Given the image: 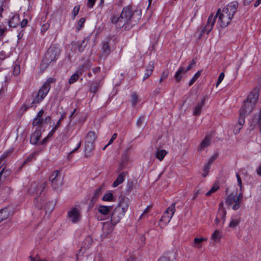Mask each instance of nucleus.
<instances>
[{
    "instance_id": "obj_1",
    "label": "nucleus",
    "mask_w": 261,
    "mask_h": 261,
    "mask_svg": "<svg viewBox=\"0 0 261 261\" xmlns=\"http://www.w3.org/2000/svg\"><path fill=\"white\" fill-rule=\"evenodd\" d=\"M141 18V11H133L131 7L123 8L119 17L113 15L111 18V22L115 24L117 28H124L125 30H129L138 23Z\"/></svg>"
},
{
    "instance_id": "obj_2",
    "label": "nucleus",
    "mask_w": 261,
    "mask_h": 261,
    "mask_svg": "<svg viewBox=\"0 0 261 261\" xmlns=\"http://www.w3.org/2000/svg\"><path fill=\"white\" fill-rule=\"evenodd\" d=\"M259 93L257 91H252L243 102V106L239 110V123L244 125L246 115L251 113L255 108L256 103L258 99Z\"/></svg>"
},
{
    "instance_id": "obj_3",
    "label": "nucleus",
    "mask_w": 261,
    "mask_h": 261,
    "mask_svg": "<svg viewBox=\"0 0 261 261\" xmlns=\"http://www.w3.org/2000/svg\"><path fill=\"white\" fill-rule=\"evenodd\" d=\"M60 54L59 48L50 46L47 50L40 64V68L45 70L52 62H55Z\"/></svg>"
},
{
    "instance_id": "obj_4",
    "label": "nucleus",
    "mask_w": 261,
    "mask_h": 261,
    "mask_svg": "<svg viewBox=\"0 0 261 261\" xmlns=\"http://www.w3.org/2000/svg\"><path fill=\"white\" fill-rule=\"evenodd\" d=\"M243 201V194L242 192H240L239 194L237 192H232L229 194L225 200V203L228 206H231L232 208L234 210L239 209Z\"/></svg>"
},
{
    "instance_id": "obj_5",
    "label": "nucleus",
    "mask_w": 261,
    "mask_h": 261,
    "mask_svg": "<svg viewBox=\"0 0 261 261\" xmlns=\"http://www.w3.org/2000/svg\"><path fill=\"white\" fill-rule=\"evenodd\" d=\"M49 90V87L43 85L37 93H34L32 94L33 100L31 102L32 106L36 107V105L39 104L42 101L47 95Z\"/></svg>"
},
{
    "instance_id": "obj_6",
    "label": "nucleus",
    "mask_w": 261,
    "mask_h": 261,
    "mask_svg": "<svg viewBox=\"0 0 261 261\" xmlns=\"http://www.w3.org/2000/svg\"><path fill=\"white\" fill-rule=\"evenodd\" d=\"M49 180L51 182V186L54 190H58L63 185V179L59 170H55L53 172Z\"/></svg>"
},
{
    "instance_id": "obj_7",
    "label": "nucleus",
    "mask_w": 261,
    "mask_h": 261,
    "mask_svg": "<svg viewBox=\"0 0 261 261\" xmlns=\"http://www.w3.org/2000/svg\"><path fill=\"white\" fill-rule=\"evenodd\" d=\"M46 186V182L42 184H39L37 181L32 182L29 188V193L31 194H35L36 196V199L37 200Z\"/></svg>"
},
{
    "instance_id": "obj_8",
    "label": "nucleus",
    "mask_w": 261,
    "mask_h": 261,
    "mask_svg": "<svg viewBox=\"0 0 261 261\" xmlns=\"http://www.w3.org/2000/svg\"><path fill=\"white\" fill-rule=\"evenodd\" d=\"M175 202L173 203L166 211L161 219V221L168 223L175 212Z\"/></svg>"
},
{
    "instance_id": "obj_9",
    "label": "nucleus",
    "mask_w": 261,
    "mask_h": 261,
    "mask_svg": "<svg viewBox=\"0 0 261 261\" xmlns=\"http://www.w3.org/2000/svg\"><path fill=\"white\" fill-rule=\"evenodd\" d=\"M223 10L219 12L218 16L219 17V20L220 21V24L222 28L227 27L230 22L232 18L228 15L227 11Z\"/></svg>"
},
{
    "instance_id": "obj_10",
    "label": "nucleus",
    "mask_w": 261,
    "mask_h": 261,
    "mask_svg": "<svg viewBox=\"0 0 261 261\" xmlns=\"http://www.w3.org/2000/svg\"><path fill=\"white\" fill-rule=\"evenodd\" d=\"M220 11V9H219L218 10L216 15L215 16H214L213 14H211L209 16L206 24L202 31L203 33H205L206 34H208L212 30L213 25L215 23L216 19Z\"/></svg>"
},
{
    "instance_id": "obj_11",
    "label": "nucleus",
    "mask_w": 261,
    "mask_h": 261,
    "mask_svg": "<svg viewBox=\"0 0 261 261\" xmlns=\"http://www.w3.org/2000/svg\"><path fill=\"white\" fill-rule=\"evenodd\" d=\"M124 216V214L120 209L115 208L111 215V221L113 225H116L120 222Z\"/></svg>"
},
{
    "instance_id": "obj_12",
    "label": "nucleus",
    "mask_w": 261,
    "mask_h": 261,
    "mask_svg": "<svg viewBox=\"0 0 261 261\" xmlns=\"http://www.w3.org/2000/svg\"><path fill=\"white\" fill-rule=\"evenodd\" d=\"M68 218L73 223L79 221L81 218V214L76 208H72L68 212Z\"/></svg>"
},
{
    "instance_id": "obj_13",
    "label": "nucleus",
    "mask_w": 261,
    "mask_h": 261,
    "mask_svg": "<svg viewBox=\"0 0 261 261\" xmlns=\"http://www.w3.org/2000/svg\"><path fill=\"white\" fill-rule=\"evenodd\" d=\"M239 4L238 2H233L230 3L226 7H225L223 10H226L225 12L228 10L227 14L232 18L233 17L234 14L237 12Z\"/></svg>"
},
{
    "instance_id": "obj_14",
    "label": "nucleus",
    "mask_w": 261,
    "mask_h": 261,
    "mask_svg": "<svg viewBox=\"0 0 261 261\" xmlns=\"http://www.w3.org/2000/svg\"><path fill=\"white\" fill-rule=\"evenodd\" d=\"M196 64V62L193 59L191 63L190 64L189 66L186 69H185V68L183 67H180V68L178 69V70L175 73V78L177 82H180L181 80L182 76L181 75V74L186 73L188 71H189L192 68V66Z\"/></svg>"
},
{
    "instance_id": "obj_15",
    "label": "nucleus",
    "mask_w": 261,
    "mask_h": 261,
    "mask_svg": "<svg viewBox=\"0 0 261 261\" xmlns=\"http://www.w3.org/2000/svg\"><path fill=\"white\" fill-rule=\"evenodd\" d=\"M115 225L110 222H105L102 223V231L103 234L106 236L111 233L114 229V227Z\"/></svg>"
},
{
    "instance_id": "obj_16",
    "label": "nucleus",
    "mask_w": 261,
    "mask_h": 261,
    "mask_svg": "<svg viewBox=\"0 0 261 261\" xmlns=\"http://www.w3.org/2000/svg\"><path fill=\"white\" fill-rule=\"evenodd\" d=\"M41 129H36L33 134H32L30 138V143L34 145L38 144V141L41 137Z\"/></svg>"
},
{
    "instance_id": "obj_17",
    "label": "nucleus",
    "mask_w": 261,
    "mask_h": 261,
    "mask_svg": "<svg viewBox=\"0 0 261 261\" xmlns=\"http://www.w3.org/2000/svg\"><path fill=\"white\" fill-rule=\"evenodd\" d=\"M128 207V200L127 198H122L115 208H118L125 214Z\"/></svg>"
},
{
    "instance_id": "obj_18",
    "label": "nucleus",
    "mask_w": 261,
    "mask_h": 261,
    "mask_svg": "<svg viewBox=\"0 0 261 261\" xmlns=\"http://www.w3.org/2000/svg\"><path fill=\"white\" fill-rule=\"evenodd\" d=\"M154 68V61H150L146 69V73L144 74L143 77V81H145L148 79L150 75L152 74Z\"/></svg>"
},
{
    "instance_id": "obj_19",
    "label": "nucleus",
    "mask_w": 261,
    "mask_h": 261,
    "mask_svg": "<svg viewBox=\"0 0 261 261\" xmlns=\"http://www.w3.org/2000/svg\"><path fill=\"white\" fill-rule=\"evenodd\" d=\"M127 173L125 172H121L117 176L116 179L113 183V187H116L120 184H122L125 178Z\"/></svg>"
},
{
    "instance_id": "obj_20",
    "label": "nucleus",
    "mask_w": 261,
    "mask_h": 261,
    "mask_svg": "<svg viewBox=\"0 0 261 261\" xmlns=\"http://www.w3.org/2000/svg\"><path fill=\"white\" fill-rule=\"evenodd\" d=\"M211 141V137L210 136V135H206L204 138V139L201 142L200 147L198 148V150L201 151L204 148L209 146L210 144Z\"/></svg>"
},
{
    "instance_id": "obj_21",
    "label": "nucleus",
    "mask_w": 261,
    "mask_h": 261,
    "mask_svg": "<svg viewBox=\"0 0 261 261\" xmlns=\"http://www.w3.org/2000/svg\"><path fill=\"white\" fill-rule=\"evenodd\" d=\"M127 149L125 151V152L122 155L121 158V163L119 164V167L117 170V172H120L121 171L125 166V163L127 162L128 160V156L127 154V151H128Z\"/></svg>"
},
{
    "instance_id": "obj_22",
    "label": "nucleus",
    "mask_w": 261,
    "mask_h": 261,
    "mask_svg": "<svg viewBox=\"0 0 261 261\" xmlns=\"http://www.w3.org/2000/svg\"><path fill=\"white\" fill-rule=\"evenodd\" d=\"M205 100V97H203L201 101L195 107L193 113L194 116H199L200 114L202 108L204 105Z\"/></svg>"
},
{
    "instance_id": "obj_23",
    "label": "nucleus",
    "mask_w": 261,
    "mask_h": 261,
    "mask_svg": "<svg viewBox=\"0 0 261 261\" xmlns=\"http://www.w3.org/2000/svg\"><path fill=\"white\" fill-rule=\"evenodd\" d=\"M112 209V206H106L100 205L98 207V212L103 215H107L110 211H111Z\"/></svg>"
},
{
    "instance_id": "obj_24",
    "label": "nucleus",
    "mask_w": 261,
    "mask_h": 261,
    "mask_svg": "<svg viewBox=\"0 0 261 261\" xmlns=\"http://www.w3.org/2000/svg\"><path fill=\"white\" fill-rule=\"evenodd\" d=\"M101 86V83L100 81H95L93 82L90 87V92L95 93Z\"/></svg>"
},
{
    "instance_id": "obj_25",
    "label": "nucleus",
    "mask_w": 261,
    "mask_h": 261,
    "mask_svg": "<svg viewBox=\"0 0 261 261\" xmlns=\"http://www.w3.org/2000/svg\"><path fill=\"white\" fill-rule=\"evenodd\" d=\"M10 210L8 207L1 209L0 210V222L7 219L10 215Z\"/></svg>"
},
{
    "instance_id": "obj_26",
    "label": "nucleus",
    "mask_w": 261,
    "mask_h": 261,
    "mask_svg": "<svg viewBox=\"0 0 261 261\" xmlns=\"http://www.w3.org/2000/svg\"><path fill=\"white\" fill-rule=\"evenodd\" d=\"M138 188L136 180H128L126 186V192L130 193Z\"/></svg>"
},
{
    "instance_id": "obj_27",
    "label": "nucleus",
    "mask_w": 261,
    "mask_h": 261,
    "mask_svg": "<svg viewBox=\"0 0 261 261\" xmlns=\"http://www.w3.org/2000/svg\"><path fill=\"white\" fill-rule=\"evenodd\" d=\"M111 53V49L110 45L107 42H103L102 46V55L101 56L107 57L110 55Z\"/></svg>"
},
{
    "instance_id": "obj_28",
    "label": "nucleus",
    "mask_w": 261,
    "mask_h": 261,
    "mask_svg": "<svg viewBox=\"0 0 261 261\" xmlns=\"http://www.w3.org/2000/svg\"><path fill=\"white\" fill-rule=\"evenodd\" d=\"M96 136L94 132L90 131L86 136L85 142L94 143Z\"/></svg>"
},
{
    "instance_id": "obj_29",
    "label": "nucleus",
    "mask_w": 261,
    "mask_h": 261,
    "mask_svg": "<svg viewBox=\"0 0 261 261\" xmlns=\"http://www.w3.org/2000/svg\"><path fill=\"white\" fill-rule=\"evenodd\" d=\"M19 23V17L17 15L14 16L9 21V25L11 28L16 27Z\"/></svg>"
},
{
    "instance_id": "obj_30",
    "label": "nucleus",
    "mask_w": 261,
    "mask_h": 261,
    "mask_svg": "<svg viewBox=\"0 0 261 261\" xmlns=\"http://www.w3.org/2000/svg\"><path fill=\"white\" fill-rule=\"evenodd\" d=\"M168 153V152L164 149H158L155 152V156L160 161H162L165 155Z\"/></svg>"
},
{
    "instance_id": "obj_31",
    "label": "nucleus",
    "mask_w": 261,
    "mask_h": 261,
    "mask_svg": "<svg viewBox=\"0 0 261 261\" xmlns=\"http://www.w3.org/2000/svg\"><path fill=\"white\" fill-rule=\"evenodd\" d=\"M89 41V38L88 37L84 38L82 41L78 44L77 48L79 51H83L85 48L86 46Z\"/></svg>"
},
{
    "instance_id": "obj_32",
    "label": "nucleus",
    "mask_w": 261,
    "mask_h": 261,
    "mask_svg": "<svg viewBox=\"0 0 261 261\" xmlns=\"http://www.w3.org/2000/svg\"><path fill=\"white\" fill-rule=\"evenodd\" d=\"M205 240L206 239L204 238H195L194 240L193 243L192 244V246L195 248H200L202 246L201 243Z\"/></svg>"
},
{
    "instance_id": "obj_33",
    "label": "nucleus",
    "mask_w": 261,
    "mask_h": 261,
    "mask_svg": "<svg viewBox=\"0 0 261 261\" xmlns=\"http://www.w3.org/2000/svg\"><path fill=\"white\" fill-rule=\"evenodd\" d=\"M94 149V144L91 142H85V151L86 155L88 156V153H90Z\"/></svg>"
},
{
    "instance_id": "obj_34",
    "label": "nucleus",
    "mask_w": 261,
    "mask_h": 261,
    "mask_svg": "<svg viewBox=\"0 0 261 261\" xmlns=\"http://www.w3.org/2000/svg\"><path fill=\"white\" fill-rule=\"evenodd\" d=\"M211 239L215 242H219L221 239L220 232L218 230H216L212 234Z\"/></svg>"
},
{
    "instance_id": "obj_35",
    "label": "nucleus",
    "mask_w": 261,
    "mask_h": 261,
    "mask_svg": "<svg viewBox=\"0 0 261 261\" xmlns=\"http://www.w3.org/2000/svg\"><path fill=\"white\" fill-rule=\"evenodd\" d=\"M241 218L240 217L237 218H233L229 222V227L234 228L239 224Z\"/></svg>"
},
{
    "instance_id": "obj_36",
    "label": "nucleus",
    "mask_w": 261,
    "mask_h": 261,
    "mask_svg": "<svg viewBox=\"0 0 261 261\" xmlns=\"http://www.w3.org/2000/svg\"><path fill=\"white\" fill-rule=\"evenodd\" d=\"M114 199L113 195L111 193L105 194L102 198V200L106 201H113Z\"/></svg>"
},
{
    "instance_id": "obj_37",
    "label": "nucleus",
    "mask_w": 261,
    "mask_h": 261,
    "mask_svg": "<svg viewBox=\"0 0 261 261\" xmlns=\"http://www.w3.org/2000/svg\"><path fill=\"white\" fill-rule=\"evenodd\" d=\"M131 100L132 105L135 107L136 105L139 102V98L137 94L136 93H133L131 95Z\"/></svg>"
},
{
    "instance_id": "obj_38",
    "label": "nucleus",
    "mask_w": 261,
    "mask_h": 261,
    "mask_svg": "<svg viewBox=\"0 0 261 261\" xmlns=\"http://www.w3.org/2000/svg\"><path fill=\"white\" fill-rule=\"evenodd\" d=\"M226 212L224 209H219L218 212V216L221 217L222 220H223V223H224L225 221V219L226 217Z\"/></svg>"
},
{
    "instance_id": "obj_39",
    "label": "nucleus",
    "mask_w": 261,
    "mask_h": 261,
    "mask_svg": "<svg viewBox=\"0 0 261 261\" xmlns=\"http://www.w3.org/2000/svg\"><path fill=\"white\" fill-rule=\"evenodd\" d=\"M219 188V185L215 184L212 187V188L206 193V196H210L212 193L216 192L218 189Z\"/></svg>"
},
{
    "instance_id": "obj_40",
    "label": "nucleus",
    "mask_w": 261,
    "mask_h": 261,
    "mask_svg": "<svg viewBox=\"0 0 261 261\" xmlns=\"http://www.w3.org/2000/svg\"><path fill=\"white\" fill-rule=\"evenodd\" d=\"M201 72V71H198L195 74L194 76L192 78V79L190 80L189 82V86L192 85L194 84V83L196 81V80L200 76Z\"/></svg>"
},
{
    "instance_id": "obj_41",
    "label": "nucleus",
    "mask_w": 261,
    "mask_h": 261,
    "mask_svg": "<svg viewBox=\"0 0 261 261\" xmlns=\"http://www.w3.org/2000/svg\"><path fill=\"white\" fill-rule=\"evenodd\" d=\"M89 68L90 66L88 65L84 64L77 70L76 73H78L79 75L82 74L85 70L88 69Z\"/></svg>"
},
{
    "instance_id": "obj_42",
    "label": "nucleus",
    "mask_w": 261,
    "mask_h": 261,
    "mask_svg": "<svg viewBox=\"0 0 261 261\" xmlns=\"http://www.w3.org/2000/svg\"><path fill=\"white\" fill-rule=\"evenodd\" d=\"M79 75L78 73H75L74 74L72 75L71 76V77H70V79H69V83L70 84H72L74 83L79 79Z\"/></svg>"
},
{
    "instance_id": "obj_43",
    "label": "nucleus",
    "mask_w": 261,
    "mask_h": 261,
    "mask_svg": "<svg viewBox=\"0 0 261 261\" xmlns=\"http://www.w3.org/2000/svg\"><path fill=\"white\" fill-rule=\"evenodd\" d=\"M103 187V185H102L100 187H99L98 189L96 190L93 195L94 196H95V197L98 198L100 196V195L102 193Z\"/></svg>"
},
{
    "instance_id": "obj_44",
    "label": "nucleus",
    "mask_w": 261,
    "mask_h": 261,
    "mask_svg": "<svg viewBox=\"0 0 261 261\" xmlns=\"http://www.w3.org/2000/svg\"><path fill=\"white\" fill-rule=\"evenodd\" d=\"M86 19L85 18H81L77 23V31H80L84 25V23L85 22Z\"/></svg>"
},
{
    "instance_id": "obj_45",
    "label": "nucleus",
    "mask_w": 261,
    "mask_h": 261,
    "mask_svg": "<svg viewBox=\"0 0 261 261\" xmlns=\"http://www.w3.org/2000/svg\"><path fill=\"white\" fill-rule=\"evenodd\" d=\"M35 157V153L31 154L27 159H26L23 164L20 166V168H21L25 164L30 162Z\"/></svg>"
},
{
    "instance_id": "obj_46",
    "label": "nucleus",
    "mask_w": 261,
    "mask_h": 261,
    "mask_svg": "<svg viewBox=\"0 0 261 261\" xmlns=\"http://www.w3.org/2000/svg\"><path fill=\"white\" fill-rule=\"evenodd\" d=\"M56 81V80L54 78L49 77L48 78L44 83L43 85H45L47 87H49V89H50V83H55Z\"/></svg>"
},
{
    "instance_id": "obj_47",
    "label": "nucleus",
    "mask_w": 261,
    "mask_h": 261,
    "mask_svg": "<svg viewBox=\"0 0 261 261\" xmlns=\"http://www.w3.org/2000/svg\"><path fill=\"white\" fill-rule=\"evenodd\" d=\"M210 168H211V166L207 164H206L204 166V167L203 168V171L204 172V173L202 174V176L204 177H205L208 175Z\"/></svg>"
},
{
    "instance_id": "obj_48",
    "label": "nucleus",
    "mask_w": 261,
    "mask_h": 261,
    "mask_svg": "<svg viewBox=\"0 0 261 261\" xmlns=\"http://www.w3.org/2000/svg\"><path fill=\"white\" fill-rule=\"evenodd\" d=\"M168 74H169L168 70H164L163 72L161 77L160 79V81H159L160 83H161L164 79H166L168 77Z\"/></svg>"
},
{
    "instance_id": "obj_49",
    "label": "nucleus",
    "mask_w": 261,
    "mask_h": 261,
    "mask_svg": "<svg viewBox=\"0 0 261 261\" xmlns=\"http://www.w3.org/2000/svg\"><path fill=\"white\" fill-rule=\"evenodd\" d=\"M80 10V6H75L72 11V19H74L76 16L78 14Z\"/></svg>"
},
{
    "instance_id": "obj_50",
    "label": "nucleus",
    "mask_w": 261,
    "mask_h": 261,
    "mask_svg": "<svg viewBox=\"0 0 261 261\" xmlns=\"http://www.w3.org/2000/svg\"><path fill=\"white\" fill-rule=\"evenodd\" d=\"M20 66L18 65H15L13 69V74L15 76H17L20 73Z\"/></svg>"
},
{
    "instance_id": "obj_51",
    "label": "nucleus",
    "mask_w": 261,
    "mask_h": 261,
    "mask_svg": "<svg viewBox=\"0 0 261 261\" xmlns=\"http://www.w3.org/2000/svg\"><path fill=\"white\" fill-rule=\"evenodd\" d=\"M243 125H240L239 122H238V123L235 125L233 129V132L234 134H237L239 133Z\"/></svg>"
},
{
    "instance_id": "obj_52",
    "label": "nucleus",
    "mask_w": 261,
    "mask_h": 261,
    "mask_svg": "<svg viewBox=\"0 0 261 261\" xmlns=\"http://www.w3.org/2000/svg\"><path fill=\"white\" fill-rule=\"evenodd\" d=\"M218 154H215L213 155L209 159V160L208 161V162H207V163L206 164L211 166V164L213 163V162L215 160H216V159L218 158Z\"/></svg>"
},
{
    "instance_id": "obj_53",
    "label": "nucleus",
    "mask_w": 261,
    "mask_h": 261,
    "mask_svg": "<svg viewBox=\"0 0 261 261\" xmlns=\"http://www.w3.org/2000/svg\"><path fill=\"white\" fill-rule=\"evenodd\" d=\"M218 154H215L213 155L209 159V160L208 161V162H207V163L206 164L211 166V164L213 163V162L215 160H216V159L218 158Z\"/></svg>"
},
{
    "instance_id": "obj_54",
    "label": "nucleus",
    "mask_w": 261,
    "mask_h": 261,
    "mask_svg": "<svg viewBox=\"0 0 261 261\" xmlns=\"http://www.w3.org/2000/svg\"><path fill=\"white\" fill-rule=\"evenodd\" d=\"M218 154H215L213 155L209 159V160L208 161V162H207V163L206 164L211 166V164L213 163V162L215 160H216V159L218 158Z\"/></svg>"
},
{
    "instance_id": "obj_55",
    "label": "nucleus",
    "mask_w": 261,
    "mask_h": 261,
    "mask_svg": "<svg viewBox=\"0 0 261 261\" xmlns=\"http://www.w3.org/2000/svg\"><path fill=\"white\" fill-rule=\"evenodd\" d=\"M224 77V72L221 73L218 77L217 82L216 85V87H218L219 86V85L221 83V82L223 80Z\"/></svg>"
},
{
    "instance_id": "obj_56",
    "label": "nucleus",
    "mask_w": 261,
    "mask_h": 261,
    "mask_svg": "<svg viewBox=\"0 0 261 261\" xmlns=\"http://www.w3.org/2000/svg\"><path fill=\"white\" fill-rule=\"evenodd\" d=\"M236 176H237V181L238 183V185L240 187V192H242V186L241 178L238 174H236Z\"/></svg>"
},
{
    "instance_id": "obj_57",
    "label": "nucleus",
    "mask_w": 261,
    "mask_h": 261,
    "mask_svg": "<svg viewBox=\"0 0 261 261\" xmlns=\"http://www.w3.org/2000/svg\"><path fill=\"white\" fill-rule=\"evenodd\" d=\"M144 120V117L142 116L139 118L137 121V125L138 127H141Z\"/></svg>"
},
{
    "instance_id": "obj_58",
    "label": "nucleus",
    "mask_w": 261,
    "mask_h": 261,
    "mask_svg": "<svg viewBox=\"0 0 261 261\" xmlns=\"http://www.w3.org/2000/svg\"><path fill=\"white\" fill-rule=\"evenodd\" d=\"M33 125L34 126H41V122L38 118H35L33 121Z\"/></svg>"
},
{
    "instance_id": "obj_59",
    "label": "nucleus",
    "mask_w": 261,
    "mask_h": 261,
    "mask_svg": "<svg viewBox=\"0 0 261 261\" xmlns=\"http://www.w3.org/2000/svg\"><path fill=\"white\" fill-rule=\"evenodd\" d=\"M95 3V0H88L87 3V6L89 8H92L94 5Z\"/></svg>"
},
{
    "instance_id": "obj_60",
    "label": "nucleus",
    "mask_w": 261,
    "mask_h": 261,
    "mask_svg": "<svg viewBox=\"0 0 261 261\" xmlns=\"http://www.w3.org/2000/svg\"><path fill=\"white\" fill-rule=\"evenodd\" d=\"M65 117V115L62 114L61 115V116L60 117V119H59V120L58 121L57 123L55 126H56L58 128L59 127V126L60 125L61 121L64 119Z\"/></svg>"
},
{
    "instance_id": "obj_61",
    "label": "nucleus",
    "mask_w": 261,
    "mask_h": 261,
    "mask_svg": "<svg viewBox=\"0 0 261 261\" xmlns=\"http://www.w3.org/2000/svg\"><path fill=\"white\" fill-rule=\"evenodd\" d=\"M117 136V134H114L112 135L111 139L109 140V142L107 144V145H110V144H111L113 142L114 140L116 139Z\"/></svg>"
},
{
    "instance_id": "obj_62",
    "label": "nucleus",
    "mask_w": 261,
    "mask_h": 261,
    "mask_svg": "<svg viewBox=\"0 0 261 261\" xmlns=\"http://www.w3.org/2000/svg\"><path fill=\"white\" fill-rule=\"evenodd\" d=\"M31 261H46L45 259H40L39 257H33L32 256H30Z\"/></svg>"
},
{
    "instance_id": "obj_63",
    "label": "nucleus",
    "mask_w": 261,
    "mask_h": 261,
    "mask_svg": "<svg viewBox=\"0 0 261 261\" xmlns=\"http://www.w3.org/2000/svg\"><path fill=\"white\" fill-rule=\"evenodd\" d=\"M28 20L27 19H23L22 21L21 22V28H24L25 27L27 26V23H28Z\"/></svg>"
},
{
    "instance_id": "obj_64",
    "label": "nucleus",
    "mask_w": 261,
    "mask_h": 261,
    "mask_svg": "<svg viewBox=\"0 0 261 261\" xmlns=\"http://www.w3.org/2000/svg\"><path fill=\"white\" fill-rule=\"evenodd\" d=\"M158 261H170V259L169 257L166 256H162L160 257Z\"/></svg>"
}]
</instances>
